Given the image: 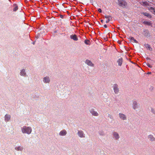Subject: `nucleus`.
Masks as SVG:
<instances>
[{
    "label": "nucleus",
    "instance_id": "nucleus-38",
    "mask_svg": "<svg viewBox=\"0 0 155 155\" xmlns=\"http://www.w3.org/2000/svg\"><path fill=\"white\" fill-rule=\"evenodd\" d=\"M147 74H151V72H148V73H147Z\"/></svg>",
    "mask_w": 155,
    "mask_h": 155
},
{
    "label": "nucleus",
    "instance_id": "nucleus-13",
    "mask_svg": "<svg viewBox=\"0 0 155 155\" xmlns=\"http://www.w3.org/2000/svg\"><path fill=\"white\" fill-rule=\"evenodd\" d=\"M20 74L21 76H26V73L25 72V69H23L21 70Z\"/></svg>",
    "mask_w": 155,
    "mask_h": 155
},
{
    "label": "nucleus",
    "instance_id": "nucleus-12",
    "mask_svg": "<svg viewBox=\"0 0 155 155\" xmlns=\"http://www.w3.org/2000/svg\"><path fill=\"white\" fill-rule=\"evenodd\" d=\"M90 112L94 116H97L98 115V114L97 112L95 111L93 109L90 110Z\"/></svg>",
    "mask_w": 155,
    "mask_h": 155
},
{
    "label": "nucleus",
    "instance_id": "nucleus-17",
    "mask_svg": "<svg viewBox=\"0 0 155 155\" xmlns=\"http://www.w3.org/2000/svg\"><path fill=\"white\" fill-rule=\"evenodd\" d=\"M123 62V59L122 58L118 59L117 61V62L119 65L121 66L122 65Z\"/></svg>",
    "mask_w": 155,
    "mask_h": 155
},
{
    "label": "nucleus",
    "instance_id": "nucleus-21",
    "mask_svg": "<svg viewBox=\"0 0 155 155\" xmlns=\"http://www.w3.org/2000/svg\"><path fill=\"white\" fill-rule=\"evenodd\" d=\"M144 46H145L146 48H148L150 51H152V48L151 47L150 45H149L147 44H145L144 45Z\"/></svg>",
    "mask_w": 155,
    "mask_h": 155
},
{
    "label": "nucleus",
    "instance_id": "nucleus-43",
    "mask_svg": "<svg viewBox=\"0 0 155 155\" xmlns=\"http://www.w3.org/2000/svg\"><path fill=\"white\" fill-rule=\"evenodd\" d=\"M106 155V154H105V155Z\"/></svg>",
    "mask_w": 155,
    "mask_h": 155
},
{
    "label": "nucleus",
    "instance_id": "nucleus-25",
    "mask_svg": "<svg viewBox=\"0 0 155 155\" xmlns=\"http://www.w3.org/2000/svg\"><path fill=\"white\" fill-rule=\"evenodd\" d=\"M98 133L101 136H104L105 135L104 132L103 131H99Z\"/></svg>",
    "mask_w": 155,
    "mask_h": 155
},
{
    "label": "nucleus",
    "instance_id": "nucleus-30",
    "mask_svg": "<svg viewBox=\"0 0 155 155\" xmlns=\"http://www.w3.org/2000/svg\"><path fill=\"white\" fill-rule=\"evenodd\" d=\"M108 117H109L110 119H113V116L110 114H109L108 116Z\"/></svg>",
    "mask_w": 155,
    "mask_h": 155
},
{
    "label": "nucleus",
    "instance_id": "nucleus-9",
    "mask_svg": "<svg viewBox=\"0 0 155 155\" xmlns=\"http://www.w3.org/2000/svg\"><path fill=\"white\" fill-rule=\"evenodd\" d=\"M11 119V115L8 114H6L5 116V121L6 122L9 121Z\"/></svg>",
    "mask_w": 155,
    "mask_h": 155
},
{
    "label": "nucleus",
    "instance_id": "nucleus-15",
    "mask_svg": "<svg viewBox=\"0 0 155 155\" xmlns=\"http://www.w3.org/2000/svg\"><path fill=\"white\" fill-rule=\"evenodd\" d=\"M71 39H73L74 41H78V40L77 36L75 34L72 35L70 36Z\"/></svg>",
    "mask_w": 155,
    "mask_h": 155
},
{
    "label": "nucleus",
    "instance_id": "nucleus-37",
    "mask_svg": "<svg viewBox=\"0 0 155 155\" xmlns=\"http://www.w3.org/2000/svg\"><path fill=\"white\" fill-rule=\"evenodd\" d=\"M110 33H109L107 35V36L108 35L109 36H110Z\"/></svg>",
    "mask_w": 155,
    "mask_h": 155
},
{
    "label": "nucleus",
    "instance_id": "nucleus-39",
    "mask_svg": "<svg viewBox=\"0 0 155 155\" xmlns=\"http://www.w3.org/2000/svg\"><path fill=\"white\" fill-rule=\"evenodd\" d=\"M32 43L33 45H34L35 44V41L33 42Z\"/></svg>",
    "mask_w": 155,
    "mask_h": 155
},
{
    "label": "nucleus",
    "instance_id": "nucleus-23",
    "mask_svg": "<svg viewBox=\"0 0 155 155\" xmlns=\"http://www.w3.org/2000/svg\"><path fill=\"white\" fill-rule=\"evenodd\" d=\"M143 24L145 25H150L151 24L150 22H149L147 21H144L143 22Z\"/></svg>",
    "mask_w": 155,
    "mask_h": 155
},
{
    "label": "nucleus",
    "instance_id": "nucleus-8",
    "mask_svg": "<svg viewBox=\"0 0 155 155\" xmlns=\"http://www.w3.org/2000/svg\"><path fill=\"white\" fill-rule=\"evenodd\" d=\"M140 107V104L138 103L136 101H134L133 102V108L135 110L138 108Z\"/></svg>",
    "mask_w": 155,
    "mask_h": 155
},
{
    "label": "nucleus",
    "instance_id": "nucleus-3",
    "mask_svg": "<svg viewBox=\"0 0 155 155\" xmlns=\"http://www.w3.org/2000/svg\"><path fill=\"white\" fill-rule=\"evenodd\" d=\"M112 136L114 140H118L120 138V136L117 132H113L112 133Z\"/></svg>",
    "mask_w": 155,
    "mask_h": 155
},
{
    "label": "nucleus",
    "instance_id": "nucleus-32",
    "mask_svg": "<svg viewBox=\"0 0 155 155\" xmlns=\"http://www.w3.org/2000/svg\"><path fill=\"white\" fill-rule=\"evenodd\" d=\"M98 11L100 13H101L102 12V10L100 8H99L98 9Z\"/></svg>",
    "mask_w": 155,
    "mask_h": 155
},
{
    "label": "nucleus",
    "instance_id": "nucleus-33",
    "mask_svg": "<svg viewBox=\"0 0 155 155\" xmlns=\"http://www.w3.org/2000/svg\"><path fill=\"white\" fill-rule=\"evenodd\" d=\"M110 18L108 19V20L106 21V23H107L108 22H109L110 21Z\"/></svg>",
    "mask_w": 155,
    "mask_h": 155
},
{
    "label": "nucleus",
    "instance_id": "nucleus-31",
    "mask_svg": "<svg viewBox=\"0 0 155 155\" xmlns=\"http://www.w3.org/2000/svg\"><path fill=\"white\" fill-rule=\"evenodd\" d=\"M147 66L149 68H151L152 67V66L150 64H147Z\"/></svg>",
    "mask_w": 155,
    "mask_h": 155
},
{
    "label": "nucleus",
    "instance_id": "nucleus-5",
    "mask_svg": "<svg viewBox=\"0 0 155 155\" xmlns=\"http://www.w3.org/2000/svg\"><path fill=\"white\" fill-rule=\"evenodd\" d=\"M113 87V89L115 93L116 94H118L119 91V90L118 87V85L116 84H114Z\"/></svg>",
    "mask_w": 155,
    "mask_h": 155
},
{
    "label": "nucleus",
    "instance_id": "nucleus-41",
    "mask_svg": "<svg viewBox=\"0 0 155 155\" xmlns=\"http://www.w3.org/2000/svg\"><path fill=\"white\" fill-rule=\"evenodd\" d=\"M104 39L105 40H106V38H104Z\"/></svg>",
    "mask_w": 155,
    "mask_h": 155
},
{
    "label": "nucleus",
    "instance_id": "nucleus-27",
    "mask_svg": "<svg viewBox=\"0 0 155 155\" xmlns=\"http://www.w3.org/2000/svg\"><path fill=\"white\" fill-rule=\"evenodd\" d=\"M151 112L154 114H155V109L152 108H151Z\"/></svg>",
    "mask_w": 155,
    "mask_h": 155
},
{
    "label": "nucleus",
    "instance_id": "nucleus-11",
    "mask_svg": "<svg viewBox=\"0 0 155 155\" xmlns=\"http://www.w3.org/2000/svg\"><path fill=\"white\" fill-rule=\"evenodd\" d=\"M85 63L90 66L93 67L94 65V64L92 63V62L90 60L88 59H87L85 60Z\"/></svg>",
    "mask_w": 155,
    "mask_h": 155
},
{
    "label": "nucleus",
    "instance_id": "nucleus-35",
    "mask_svg": "<svg viewBox=\"0 0 155 155\" xmlns=\"http://www.w3.org/2000/svg\"><path fill=\"white\" fill-rule=\"evenodd\" d=\"M104 27L105 28H107V26L106 25H104Z\"/></svg>",
    "mask_w": 155,
    "mask_h": 155
},
{
    "label": "nucleus",
    "instance_id": "nucleus-19",
    "mask_svg": "<svg viewBox=\"0 0 155 155\" xmlns=\"http://www.w3.org/2000/svg\"><path fill=\"white\" fill-rule=\"evenodd\" d=\"M142 14L145 16H147L148 18H150L152 17L151 15L149 13L146 12H143Z\"/></svg>",
    "mask_w": 155,
    "mask_h": 155
},
{
    "label": "nucleus",
    "instance_id": "nucleus-4",
    "mask_svg": "<svg viewBox=\"0 0 155 155\" xmlns=\"http://www.w3.org/2000/svg\"><path fill=\"white\" fill-rule=\"evenodd\" d=\"M143 34L147 38L150 36L151 35L147 29H144L143 31Z\"/></svg>",
    "mask_w": 155,
    "mask_h": 155
},
{
    "label": "nucleus",
    "instance_id": "nucleus-6",
    "mask_svg": "<svg viewBox=\"0 0 155 155\" xmlns=\"http://www.w3.org/2000/svg\"><path fill=\"white\" fill-rule=\"evenodd\" d=\"M77 134L78 136L81 138L85 137V135L83 131L81 130H78Z\"/></svg>",
    "mask_w": 155,
    "mask_h": 155
},
{
    "label": "nucleus",
    "instance_id": "nucleus-18",
    "mask_svg": "<svg viewBox=\"0 0 155 155\" xmlns=\"http://www.w3.org/2000/svg\"><path fill=\"white\" fill-rule=\"evenodd\" d=\"M15 149L17 150V151H22L23 150V147L20 146L15 147Z\"/></svg>",
    "mask_w": 155,
    "mask_h": 155
},
{
    "label": "nucleus",
    "instance_id": "nucleus-26",
    "mask_svg": "<svg viewBox=\"0 0 155 155\" xmlns=\"http://www.w3.org/2000/svg\"><path fill=\"white\" fill-rule=\"evenodd\" d=\"M142 5L145 6H147L148 5V3L147 2H142Z\"/></svg>",
    "mask_w": 155,
    "mask_h": 155
},
{
    "label": "nucleus",
    "instance_id": "nucleus-28",
    "mask_svg": "<svg viewBox=\"0 0 155 155\" xmlns=\"http://www.w3.org/2000/svg\"><path fill=\"white\" fill-rule=\"evenodd\" d=\"M150 10H153L154 12V14H155V9L153 7L150 8Z\"/></svg>",
    "mask_w": 155,
    "mask_h": 155
},
{
    "label": "nucleus",
    "instance_id": "nucleus-34",
    "mask_svg": "<svg viewBox=\"0 0 155 155\" xmlns=\"http://www.w3.org/2000/svg\"><path fill=\"white\" fill-rule=\"evenodd\" d=\"M60 17L61 18H63V16L62 15H60Z\"/></svg>",
    "mask_w": 155,
    "mask_h": 155
},
{
    "label": "nucleus",
    "instance_id": "nucleus-7",
    "mask_svg": "<svg viewBox=\"0 0 155 155\" xmlns=\"http://www.w3.org/2000/svg\"><path fill=\"white\" fill-rule=\"evenodd\" d=\"M43 81L45 83H49L50 81V79L49 77L48 76L44 77L43 78Z\"/></svg>",
    "mask_w": 155,
    "mask_h": 155
},
{
    "label": "nucleus",
    "instance_id": "nucleus-29",
    "mask_svg": "<svg viewBox=\"0 0 155 155\" xmlns=\"http://www.w3.org/2000/svg\"><path fill=\"white\" fill-rule=\"evenodd\" d=\"M105 17L108 19H110V18H111V17L110 16H105Z\"/></svg>",
    "mask_w": 155,
    "mask_h": 155
},
{
    "label": "nucleus",
    "instance_id": "nucleus-16",
    "mask_svg": "<svg viewBox=\"0 0 155 155\" xmlns=\"http://www.w3.org/2000/svg\"><path fill=\"white\" fill-rule=\"evenodd\" d=\"M148 138L151 141H155V138L152 135H149L148 136Z\"/></svg>",
    "mask_w": 155,
    "mask_h": 155
},
{
    "label": "nucleus",
    "instance_id": "nucleus-42",
    "mask_svg": "<svg viewBox=\"0 0 155 155\" xmlns=\"http://www.w3.org/2000/svg\"><path fill=\"white\" fill-rule=\"evenodd\" d=\"M74 1H76V0H73Z\"/></svg>",
    "mask_w": 155,
    "mask_h": 155
},
{
    "label": "nucleus",
    "instance_id": "nucleus-10",
    "mask_svg": "<svg viewBox=\"0 0 155 155\" xmlns=\"http://www.w3.org/2000/svg\"><path fill=\"white\" fill-rule=\"evenodd\" d=\"M119 115L120 119L124 120H127V117L125 114L121 113H120L119 114Z\"/></svg>",
    "mask_w": 155,
    "mask_h": 155
},
{
    "label": "nucleus",
    "instance_id": "nucleus-24",
    "mask_svg": "<svg viewBox=\"0 0 155 155\" xmlns=\"http://www.w3.org/2000/svg\"><path fill=\"white\" fill-rule=\"evenodd\" d=\"M84 43L87 45H90V41L86 39L84 41Z\"/></svg>",
    "mask_w": 155,
    "mask_h": 155
},
{
    "label": "nucleus",
    "instance_id": "nucleus-1",
    "mask_svg": "<svg viewBox=\"0 0 155 155\" xmlns=\"http://www.w3.org/2000/svg\"><path fill=\"white\" fill-rule=\"evenodd\" d=\"M22 132L23 134H30L32 132L31 128L30 127L24 126L21 128Z\"/></svg>",
    "mask_w": 155,
    "mask_h": 155
},
{
    "label": "nucleus",
    "instance_id": "nucleus-36",
    "mask_svg": "<svg viewBox=\"0 0 155 155\" xmlns=\"http://www.w3.org/2000/svg\"><path fill=\"white\" fill-rule=\"evenodd\" d=\"M101 22H102V23H103V22H104V20H101Z\"/></svg>",
    "mask_w": 155,
    "mask_h": 155
},
{
    "label": "nucleus",
    "instance_id": "nucleus-22",
    "mask_svg": "<svg viewBox=\"0 0 155 155\" xmlns=\"http://www.w3.org/2000/svg\"><path fill=\"white\" fill-rule=\"evenodd\" d=\"M129 39L131 41H133L134 42L137 43L138 41H137V40L135 39L133 37H129Z\"/></svg>",
    "mask_w": 155,
    "mask_h": 155
},
{
    "label": "nucleus",
    "instance_id": "nucleus-20",
    "mask_svg": "<svg viewBox=\"0 0 155 155\" xmlns=\"http://www.w3.org/2000/svg\"><path fill=\"white\" fill-rule=\"evenodd\" d=\"M13 7H14V8L13 9V11L14 12H16L18 9V6L16 4H13Z\"/></svg>",
    "mask_w": 155,
    "mask_h": 155
},
{
    "label": "nucleus",
    "instance_id": "nucleus-2",
    "mask_svg": "<svg viewBox=\"0 0 155 155\" xmlns=\"http://www.w3.org/2000/svg\"><path fill=\"white\" fill-rule=\"evenodd\" d=\"M118 5L123 8H125L127 5L126 2L124 0H118Z\"/></svg>",
    "mask_w": 155,
    "mask_h": 155
},
{
    "label": "nucleus",
    "instance_id": "nucleus-40",
    "mask_svg": "<svg viewBox=\"0 0 155 155\" xmlns=\"http://www.w3.org/2000/svg\"><path fill=\"white\" fill-rule=\"evenodd\" d=\"M146 59H147V60H150V58H148V57Z\"/></svg>",
    "mask_w": 155,
    "mask_h": 155
},
{
    "label": "nucleus",
    "instance_id": "nucleus-14",
    "mask_svg": "<svg viewBox=\"0 0 155 155\" xmlns=\"http://www.w3.org/2000/svg\"><path fill=\"white\" fill-rule=\"evenodd\" d=\"M67 133L66 131L65 130H61L59 133V135L60 136H65Z\"/></svg>",
    "mask_w": 155,
    "mask_h": 155
}]
</instances>
